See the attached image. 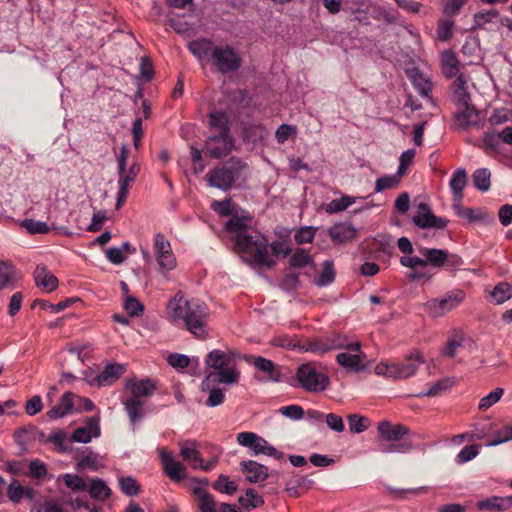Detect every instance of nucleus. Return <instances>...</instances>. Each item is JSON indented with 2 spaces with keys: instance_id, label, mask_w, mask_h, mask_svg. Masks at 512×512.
<instances>
[{
  "instance_id": "64",
  "label": "nucleus",
  "mask_w": 512,
  "mask_h": 512,
  "mask_svg": "<svg viewBox=\"0 0 512 512\" xmlns=\"http://www.w3.org/2000/svg\"><path fill=\"white\" fill-rule=\"evenodd\" d=\"M296 127L288 124L280 125L275 133V137L278 143L283 144L286 142L291 136L296 134Z\"/></svg>"
},
{
  "instance_id": "21",
  "label": "nucleus",
  "mask_w": 512,
  "mask_h": 512,
  "mask_svg": "<svg viewBox=\"0 0 512 512\" xmlns=\"http://www.w3.org/2000/svg\"><path fill=\"white\" fill-rule=\"evenodd\" d=\"M245 360L252 364L257 370L264 372L267 375V381H280L281 373L271 360L261 356H246Z\"/></svg>"
},
{
  "instance_id": "10",
  "label": "nucleus",
  "mask_w": 512,
  "mask_h": 512,
  "mask_svg": "<svg viewBox=\"0 0 512 512\" xmlns=\"http://www.w3.org/2000/svg\"><path fill=\"white\" fill-rule=\"evenodd\" d=\"M210 63L218 72L226 74L238 70L242 65V58L232 46L218 45L211 54Z\"/></svg>"
},
{
  "instance_id": "50",
  "label": "nucleus",
  "mask_w": 512,
  "mask_h": 512,
  "mask_svg": "<svg viewBox=\"0 0 512 512\" xmlns=\"http://www.w3.org/2000/svg\"><path fill=\"white\" fill-rule=\"evenodd\" d=\"M453 209L459 217L465 218L471 222L480 221L484 218L483 212L479 209L464 208L458 203L453 205Z\"/></svg>"
},
{
  "instance_id": "53",
  "label": "nucleus",
  "mask_w": 512,
  "mask_h": 512,
  "mask_svg": "<svg viewBox=\"0 0 512 512\" xmlns=\"http://www.w3.org/2000/svg\"><path fill=\"white\" fill-rule=\"evenodd\" d=\"M348 423L350 431L359 434L368 428L369 419L358 414H351L348 416Z\"/></svg>"
},
{
  "instance_id": "51",
  "label": "nucleus",
  "mask_w": 512,
  "mask_h": 512,
  "mask_svg": "<svg viewBox=\"0 0 512 512\" xmlns=\"http://www.w3.org/2000/svg\"><path fill=\"white\" fill-rule=\"evenodd\" d=\"M213 488L221 493L232 495L237 491V485L228 476L221 474L213 484Z\"/></svg>"
},
{
  "instance_id": "46",
  "label": "nucleus",
  "mask_w": 512,
  "mask_h": 512,
  "mask_svg": "<svg viewBox=\"0 0 512 512\" xmlns=\"http://www.w3.org/2000/svg\"><path fill=\"white\" fill-rule=\"evenodd\" d=\"M499 18V13L496 9H489L480 11L474 15V23L477 28H488L489 24H496Z\"/></svg>"
},
{
  "instance_id": "42",
  "label": "nucleus",
  "mask_w": 512,
  "mask_h": 512,
  "mask_svg": "<svg viewBox=\"0 0 512 512\" xmlns=\"http://www.w3.org/2000/svg\"><path fill=\"white\" fill-rule=\"evenodd\" d=\"M331 238L338 242L344 243L354 238L355 229L351 225H335L329 229Z\"/></svg>"
},
{
  "instance_id": "13",
  "label": "nucleus",
  "mask_w": 512,
  "mask_h": 512,
  "mask_svg": "<svg viewBox=\"0 0 512 512\" xmlns=\"http://www.w3.org/2000/svg\"><path fill=\"white\" fill-rule=\"evenodd\" d=\"M459 108L454 116V124L460 129L470 127L481 128L484 125V118L479 110L474 106L467 104H458Z\"/></svg>"
},
{
  "instance_id": "9",
  "label": "nucleus",
  "mask_w": 512,
  "mask_h": 512,
  "mask_svg": "<svg viewBox=\"0 0 512 512\" xmlns=\"http://www.w3.org/2000/svg\"><path fill=\"white\" fill-rule=\"evenodd\" d=\"M154 254L158 264V272L165 280H169V272L176 268L177 260L172 251L170 242L162 233L155 235Z\"/></svg>"
},
{
  "instance_id": "22",
  "label": "nucleus",
  "mask_w": 512,
  "mask_h": 512,
  "mask_svg": "<svg viewBox=\"0 0 512 512\" xmlns=\"http://www.w3.org/2000/svg\"><path fill=\"white\" fill-rule=\"evenodd\" d=\"M22 279L20 271L8 260L0 261V291L13 288Z\"/></svg>"
},
{
  "instance_id": "20",
  "label": "nucleus",
  "mask_w": 512,
  "mask_h": 512,
  "mask_svg": "<svg viewBox=\"0 0 512 512\" xmlns=\"http://www.w3.org/2000/svg\"><path fill=\"white\" fill-rule=\"evenodd\" d=\"M377 429L379 434L377 441L383 442L400 441L409 432L407 427L403 425H392L388 421H381Z\"/></svg>"
},
{
  "instance_id": "33",
  "label": "nucleus",
  "mask_w": 512,
  "mask_h": 512,
  "mask_svg": "<svg viewBox=\"0 0 512 512\" xmlns=\"http://www.w3.org/2000/svg\"><path fill=\"white\" fill-rule=\"evenodd\" d=\"M512 298V285L500 282L489 292V301L495 305H501Z\"/></svg>"
},
{
  "instance_id": "31",
  "label": "nucleus",
  "mask_w": 512,
  "mask_h": 512,
  "mask_svg": "<svg viewBox=\"0 0 512 512\" xmlns=\"http://www.w3.org/2000/svg\"><path fill=\"white\" fill-rule=\"evenodd\" d=\"M180 455L184 461L191 464L193 469L202 467V458L199 451L196 449V443L191 440H186L180 443Z\"/></svg>"
},
{
  "instance_id": "8",
  "label": "nucleus",
  "mask_w": 512,
  "mask_h": 512,
  "mask_svg": "<svg viewBox=\"0 0 512 512\" xmlns=\"http://www.w3.org/2000/svg\"><path fill=\"white\" fill-rule=\"evenodd\" d=\"M296 380L297 386L308 392H321L329 385V377L312 363H303L298 367Z\"/></svg>"
},
{
  "instance_id": "19",
  "label": "nucleus",
  "mask_w": 512,
  "mask_h": 512,
  "mask_svg": "<svg viewBox=\"0 0 512 512\" xmlns=\"http://www.w3.org/2000/svg\"><path fill=\"white\" fill-rule=\"evenodd\" d=\"M100 435L99 418L89 417L85 422L84 426L77 428L71 439L78 443H88L93 438H97Z\"/></svg>"
},
{
  "instance_id": "29",
  "label": "nucleus",
  "mask_w": 512,
  "mask_h": 512,
  "mask_svg": "<svg viewBox=\"0 0 512 512\" xmlns=\"http://www.w3.org/2000/svg\"><path fill=\"white\" fill-rule=\"evenodd\" d=\"M127 388L130 390V397L137 400H146L154 393L155 385L152 381L146 379L130 382L127 384Z\"/></svg>"
},
{
  "instance_id": "56",
  "label": "nucleus",
  "mask_w": 512,
  "mask_h": 512,
  "mask_svg": "<svg viewBox=\"0 0 512 512\" xmlns=\"http://www.w3.org/2000/svg\"><path fill=\"white\" fill-rule=\"evenodd\" d=\"M124 309L130 316H140L144 311V306L138 299L131 295H127L123 302Z\"/></svg>"
},
{
  "instance_id": "1",
  "label": "nucleus",
  "mask_w": 512,
  "mask_h": 512,
  "mask_svg": "<svg viewBox=\"0 0 512 512\" xmlns=\"http://www.w3.org/2000/svg\"><path fill=\"white\" fill-rule=\"evenodd\" d=\"M251 217L248 213L233 215L225 224L226 232L232 234L236 249L244 261L266 267H273L275 261L268 253V240L251 229Z\"/></svg>"
},
{
  "instance_id": "25",
  "label": "nucleus",
  "mask_w": 512,
  "mask_h": 512,
  "mask_svg": "<svg viewBox=\"0 0 512 512\" xmlns=\"http://www.w3.org/2000/svg\"><path fill=\"white\" fill-rule=\"evenodd\" d=\"M341 335H334L328 338L315 339L307 342L305 351L312 352L318 355H323L331 350H337Z\"/></svg>"
},
{
  "instance_id": "55",
  "label": "nucleus",
  "mask_w": 512,
  "mask_h": 512,
  "mask_svg": "<svg viewBox=\"0 0 512 512\" xmlns=\"http://www.w3.org/2000/svg\"><path fill=\"white\" fill-rule=\"evenodd\" d=\"M503 392L502 388H496L488 395L482 397L478 405L479 409L482 411L489 409L501 399Z\"/></svg>"
},
{
  "instance_id": "2",
  "label": "nucleus",
  "mask_w": 512,
  "mask_h": 512,
  "mask_svg": "<svg viewBox=\"0 0 512 512\" xmlns=\"http://www.w3.org/2000/svg\"><path fill=\"white\" fill-rule=\"evenodd\" d=\"M168 318L175 324H184L185 328L195 337L204 339L208 335V307L198 301L185 298L182 292L175 294L167 304Z\"/></svg>"
},
{
  "instance_id": "48",
  "label": "nucleus",
  "mask_w": 512,
  "mask_h": 512,
  "mask_svg": "<svg viewBox=\"0 0 512 512\" xmlns=\"http://www.w3.org/2000/svg\"><path fill=\"white\" fill-rule=\"evenodd\" d=\"M290 265L294 268H303L313 264L312 256L304 249L296 250L290 257Z\"/></svg>"
},
{
  "instance_id": "40",
  "label": "nucleus",
  "mask_w": 512,
  "mask_h": 512,
  "mask_svg": "<svg viewBox=\"0 0 512 512\" xmlns=\"http://www.w3.org/2000/svg\"><path fill=\"white\" fill-rule=\"evenodd\" d=\"M209 125L214 133H229L228 118L224 111H213L209 114Z\"/></svg>"
},
{
  "instance_id": "34",
  "label": "nucleus",
  "mask_w": 512,
  "mask_h": 512,
  "mask_svg": "<svg viewBox=\"0 0 512 512\" xmlns=\"http://www.w3.org/2000/svg\"><path fill=\"white\" fill-rule=\"evenodd\" d=\"M193 492L198 498V507L201 512H218V504L212 495L208 494L200 486L195 487Z\"/></svg>"
},
{
  "instance_id": "44",
  "label": "nucleus",
  "mask_w": 512,
  "mask_h": 512,
  "mask_svg": "<svg viewBox=\"0 0 512 512\" xmlns=\"http://www.w3.org/2000/svg\"><path fill=\"white\" fill-rule=\"evenodd\" d=\"M78 466L96 471L104 466V458L97 453L87 451L79 459Z\"/></svg>"
},
{
  "instance_id": "49",
  "label": "nucleus",
  "mask_w": 512,
  "mask_h": 512,
  "mask_svg": "<svg viewBox=\"0 0 512 512\" xmlns=\"http://www.w3.org/2000/svg\"><path fill=\"white\" fill-rule=\"evenodd\" d=\"M21 226L30 234H46L50 231L49 225L40 220L24 219Z\"/></svg>"
},
{
  "instance_id": "62",
  "label": "nucleus",
  "mask_w": 512,
  "mask_h": 512,
  "mask_svg": "<svg viewBox=\"0 0 512 512\" xmlns=\"http://www.w3.org/2000/svg\"><path fill=\"white\" fill-rule=\"evenodd\" d=\"M279 412L283 416L292 420H300L304 416V410L300 405L282 406L279 409Z\"/></svg>"
},
{
  "instance_id": "11",
  "label": "nucleus",
  "mask_w": 512,
  "mask_h": 512,
  "mask_svg": "<svg viewBox=\"0 0 512 512\" xmlns=\"http://www.w3.org/2000/svg\"><path fill=\"white\" fill-rule=\"evenodd\" d=\"M237 443L248 448L253 455H267L278 460L284 458V454L270 445L266 439L254 432H241L237 434Z\"/></svg>"
},
{
  "instance_id": "14",
  "label": "nucleus",
  "mask_w": 512,
  "mask_h": 512,
  "mask_svg": "<svg viewBox=\"0 0 512 512\" xmlns=\"http://www.w3.org/2000/svg\"><path fill=\"white\" fill-rule=\"evenodd\" d=\"M233 147L234 141L230 133H213L205 142V148L213 158H221L228 155Z\"/></svg>"
},
{
  "instance_id": "47",
  "label": "nucleus",
  "mask_w": 512,
  "mask_h": 512,
  "mask_svg": "<svg viewBox=\"0 0 512 512\" xmlns=\"http://www.w3.org/2000/svg\"><path fill=\"white\" fill-rule=\"evenodd\" d=\"M473 183L480 191H487L490 188L491 173L487 168H479L473 173Z\"/></svg>"
},
{
  "instance_id": "26",
  "label": "nucleus",
  "mask_w": 512,
  "mask_h": 512,
  "mask_svg": "<svg viewBox=\"0 0 512 512\" xmlns=\"http://www.w3.org/2000/svg\"><path fill=\"white\" fill-rule=\"evenodd\" d=\"M36 285L45 292H52L58 287V279L45 265H37L34 271Z\"/></svg>"
},
{
  "instance_id": "36",
  "label": "nucleus",
  "mask_w": 512,
  "mask_h": 512,
  "mask_svg": "<svg viewBox=\"0 0 512 512\" xmlns=\"http://www.w3.org/2000/svg\"><path fill=\"white\" fill-rule=\"evenodd\" d=\"M478 510L500 512L508 510L507 500H503L501 496H492L476 503Z\"/></svg>"
},
{
  "instance_id": "17",
  "label": "nucleus",
  "mask_w": 512,
  "mask_h": 512,
  "mask_svg": "<svg viewBox=\"0 0 512 512\" xmlns=\"http://www.w3.org/2000/svg\"><path fill=\"white\" fill-rule=\"evenodd\" d=\"M424 359L418 351L412 352L403 362H393L394 379H406L413 376Z\"/></svg>"
},
{
  "instance_id": "45",
  "label": "nucleus",
  "mask_w": 512,
  "mask_h": 512,
  "mask_svg": "<svg viewBox=\"0 0 512 512\" xmlns=\"http://www.w3.org/2000/svg\"><path fill=\"white\" fill-rule=\"evenodd\" d=\"M356 199L357 198L353 196L343 195L340 198L334 199L331 202H329L326 205L325 210L329 214L342 212L346 210L349 206L356 203Z\"/></svg>"
},
{
  "instance_id": "30",
  "label": "nucleus",
  "mask_w": 512,
  "mask_h": 512,
  "mask_svg": "<svg viewBox=\"0 0 512 512\" xmlns=\"http://www.w3.org/2000/svg\"><path fill=\"white\" fill-rule=\"evenodd\" d=\"M467 184V172L464 168H457L449 181V186L455 201L460 202L463 198V190Z\"/></svg>"
},
{
  "instance_id": "18",
  "label": "nucleus",
  "mask_w": 512,
  "mask_h": 512,
  "mask_svg": "<svg viewBox=\"0 0 512 512\" xmlns=\"http://www.w3.org/2000/svg\"><path fill=\"white\" fill-rule=\"evenodd\" d=\"M159 457L165 473L173 481H181L186 477V468L174 460L172 454L164 447L158 449Z\"/></svg>"
},
{
  "instance_id": "12",
  "label": "nucleus",
  "mask_w": 512,
  "mask_h": 512,
  "mask_svg": "<svg viewBox=\"0 0 512 512\" xmlns=\"http://www.w3.org/2000/svg\"><path fill=\"white\" fill-rule=\"evenodd\" d=\"M236 357V353L227 350L223 351L220 349H214L208 353L205 363L207 367L212 370L208 373H224L226 371H234L237 374V382L240 379V372L238 369L232 365Z\"/></svg>"
},
{
  "instance_id": "32",
  "label": "nucleus",
  "mask_w": 512,
  "mask_h": 512,
  "mask_svg": "<svg viewBox=\"0 0 512 512\" xmlns=\"http://www.w3.org/2000/svg\"><path fill=\"white\" fill-rule=\"evenodd\" d=\"M75 395L71 392H66L62 395L58 404H56L47 415L50 418L58 419L68 415L74 408L73 399Z\"/></svg>"
},
{
  "instance_id": "39",
  "label": "nucleus",
  "mask_w": 512,
  "mask_h": 512,
  "mask_svg": "<svg viewBox=\"0 0 512 512\" xmlns=\"http://www.w3.org/2000/svg\"><path fill=\"white\" fill-rule=\"evenodd\" d=\"M413 449L410 442H383L377 441V450L381 453H408Z\"/></svg>"
},
{
  "instance_id": "27",
  "label": "nucleus",
  "mask_w": 512,
  "mask_h": 512,
  "mask_svg": "<svg viewBox=\"0 0 512 512\" xmlns=\"http://www.w3.org/2000/svg\"><path fill=\"white\" fill-rule=\"evenodd\" d=\"M122 404L133 426L144 418L146 400H137L128 396L122 399Z\"/></svg>"
},
{
  "instance_id": "6",
  "label": "nucleus",
  "mask_w": 512,
  "mask_h": 512,
  "mask_svg": "<svg viewBox=\"0 0 512 512\" xmlns=\"http://www.w3.org/2000/svg\"><path fill=\"white\" fill-rule=\"evenodd\" d=\"M237 383V374L234 371L207 373L202 382V391L209 393L206 405L216 407L224 402L225 395L218 387L219 384L233 385Z\"/></svg>"
},
{
  "instance_id": "52",
  "label": "nucleus",
  "mask_w": 512,
  "mask_h": 512,
  "mask_svg": "<svg viewBox=\"0 0 512 512\" xmlns=\"http://www.w3.org/2000/svg\"><path fill=\"white\" fill-rule=\"evenodd\" d=\"M509 440H512V423L498 429L494 434V438L488 442L487 446H497Z\"/></svg>"
},
{
  "instance_id": "23",
  "label": "nucleus",
  "mask_w": 512,
  "mask_h": 512,
  "mask_svg": "<svg viewBox=\"0 0 512 512\" xmlns=\"http://www.w3.org/2000/svg\"><path fill=\"white\" fill-rule=\"evenodd\" d=\"M188 49L200 62H211V54L216 49V45L210 39L201 38L189 42Z\"/></svg>"
},
{
  "instance_id": "57",
  "label": "nucleus",
  "mask_w": 512,
  "mask_h": 512,
  "mask_svg": "<svg viewBox=\"0 0 512 512\" xmlns=\"http://www.w3.org/2000/svg\"><path fill=\"white\" fill-rule=\"evenodd\" d=\"M335 277L333 264L331 261L326 260L323 264V270L319 275L316 283L318 286H326L333 282Z\"/></svg>"
},
{
  "instance_id": "60",
  "label": "nucleus",
  "mask_w": 512,
  "mask_h": 512,
  "mask_svg": "<svg viewBox=\"0 0 512 512\" xmlns=\"http://www.w3.org/2000/svg\"><path fill=\"white\" fill-rule=\"evenodd\" d=\"M413 83L421 96H423V97L429 96V93L431 92L432 84L427 78L423 77L422 74L417 73V74L413 75Z\"/></svg>"
},
{
  "instance_id": "54",
  "label": "nucleus",
  "mask_w": 512,
  "mask_h": 512,
  "mask_svg": "<svg viewBox=\"0 0 512 512\" xmlns=\"http://www.w3.org/2000/svg\"><path fill=\"white\" fill-rule=\"evenodd\" d=\"M399 176L398 175H385L378 178L375 182V193L382 192L386 189H392L397 187L399 184Z\"/></svg>"
},
{
  "instance_id": "58",
  "label": "nucleus",
  "mask_w": 512,
  "mask_h": 512,
  "mask_svg": "<svg viewBox=\"0 0 512 512\" xmlns=\"http://www.w3.org/2000/svg\"><path fill=\"white\" fill-rule=\"evenodd\" d=\"M479 454V447L476 444L465 446L456 456L458 464H464L473 460Z\"/></svg>"
},
{
  "instance_id": "3",
  "label": "nucleus",
  "mask_w": 512,
  "mask_h": 512,
  "mask_svg": "<svg viewBox=\"0 0 512 512\" xmlns=\"http://www.w3.org/2000/svg\"><path fill=\"white\" fill-rule=\"evenodd\" d=\"M419 254L423 257L419 258H410V257H401L400 263L402 266L414 269L417 266H427L431 265L433 267H451L455 268L462 265V258L454 253H449L443 249L437 248H428V247H419Z\"/></svg>"
},
{
  "instance_id": "41",
  "label": "nucleus",
  "mask_w": 512,
  "mask_h": 512,
  "mask_svg": "<svg viewBox=\"0 0 512 512\" xmlns=\"http://www.w3.org/2000/svg\"><path fill=\"white\" fill-rule=\"evenodd\" d=\"M87 490L92 498L100 501L106 500L111 494L110 488L99 478L92 479Z\"/></svg>"
},
{
  "instance_id": "16",
  "label": "nucleus",
  "mask_w": 512,
  "mask_h": 512,
  "mask_svg": "<svg viewBox=\"0 0 512 512\" xmlns=\"http://www.w3.org/2000/svg\"><path fill=\"white\" fill-rule=\"evenodd\" d=\"M139 172V167L137 164H132L129 169L122 170L118 173V192H117V202L116 208L119 209L123 203L126 201V198L129 193V189L133 185L137 175Z\"/></svg>"
},
{
  "instance_id": "5",
  "label": "nucleus",
  "mask_w": 512,
  "mask_h": 512,
  "mask_svg": "<svg viewBox=\"0 0 512 512\" xmlns=\"http://www.w3.org/2000/svg\"><path fill=\"white\" fill-rule=\"evenodd\" d=\"M338 344L341 347L337 350L342 351L336 356L337 363L347 372L360 373L364 371L367 367L365 363L367 356L361 349V343L341 335Z\"/></svg>"
},
{
  "instance_id": "43",
  "label": "nucleus",
  "mask_w": 512,
  "mask_h": 512,
  "mask_svg": "<svg viewBox=\"0 0 512 512\" xmlns=\"http://www.w3.org/2000/svg\"><path fill=\"white\" fill-rule=\"evenodd\" d=\"M467 79L464 74L457 76L453 83V94L457 104H467L470 102V97L467 92Z\"/></svg>"
},
{
  "instance_id": "63",
  "label": "nucleus",
  "mask_w": 512,
  "mask_h": 512,
  "mask_svg": "<svg viewBox=\"0 0 512 512\" xmlns=\"http://www.w3.org/2000/svg\"><path fill=\"white\" fill-rule=\"evenodd\" d=\"M120 488L123 491L124 494L129 496L137 495L139 492V486L137 481L132 477H124L121 478L120 481Z\"/></svg>"
},
{
  "instance_id": "59",
  "label": "nucleus",
  "mask_w": 512,
  "mask_h": 512,
  "mask_svg": "<svg viewBox=\"0 0 512 512\" xmlns=\"http://www.w3.org/2000/svg\"><path fill=\"white\" fill-rule=\"evenodd\" d=\"M64 483L68 488L73 490L85 491L88 489V483L84 480V478L78 475L66 474L64 476Z\"/></svg>"
},
{
  "instance_id": "28",
  "label": "nucleus",
  "mask_w": 512,
  "mask_h": 512,
  "mask_svg": "<svg viewBox=\"0 0 512 512\" xmlns=\"http://www.w3.org/2000/svg\"><path fill=\"white\" fill-rule=\"evenodd\" d=\"M7 497L12 503H20L24 498L34 499L35 490L31 487L22 486L18 480L13 479L6 487Z\"/></svg>"
},
{
  "instance_id": "4",
  "label": "nucleus",
  "mask_w": 512,
  "mask_h": 512,
  "mask_svg": "<svg viewBox=\"0 0 512 512\" xmlns=\"http://www.w3.org/2000/svg\"><path fill=\"white\" fill-rule=\"evenodd\" d=\"M247 171L248 165L245 162L231 158L226 164L211 170L206 177L210 186L227 191L234 181L245 176Z\"/></svg>"
},
{
  "instance_id": "38",
  "label": "nucleus",
  "mask_w": 512,
  "mask_h": 512,
  "mask_svg": "<svg viewBox=\"0 0 512 512\" xmlns=\"http://www.w3.org/2000/svg\"><path fill=\"white\" fill-rule=\"evenodd\" d=\"M125 372V366L122 364H108L100 373L102 386L111 385Z\"/></svg>"
},
{
  "instance_id": "7",
  "label": "nucleus",
  "mask_w": 512,
  "mask_h": 512,
  "mask_svg": "<svg viewBox=\"0 0 512 512\" xmlns=\"http://www.w3.org/2000/svg\"><path fill=\"white\" fill-rule=\"evenodd\" d=\"M466 293L464 290L456 288L452 289L440 297L432 298L424 304L425 311L433 318L442 317L456 308H458L465 300Z\"/></svg>"
},
{
  "instance_id": "35",
  "label": "nucleus",
  "mask_w": 512,
  "mask_h": 512,
  "mask_svg": "<svg viewBox=\"0 0 512 512\" xmlns=\"http://www.w3.org/2000/svg\"><path fill=\"white\" fill-rule=\"evenodd\" d=\"M238 501L240 506L247 511L264 505L263 497L252 488H248L245 494L239 497Z\"/></svg>"
},
{
  "instance_id": "15",
  "label": "nucleus",
  "mask_w": 512,
  "mask_h": 512,
  "mask_svg": "<svg viewBox=\"0 0 512 512\" xmlns=\"http://www.w3.org/2000/svg\"><path fill=\"white\" fill-rule=\"evenodd\" d=\"M418 212L413 217V223L422 229L437 228L443 229L447 225V220L441 217L435 216L429 205L422 202L418 204Z\"/></svg>"
},
{
  "instance_id": "24",
  "label": "nucleus",
  "mask_w": 512,
  "mask_h": 512,
  "mask_svg": "<svg viewBox=\"0 0 512 512\" xmlns=\"http://www.w3.org/2000/svg\"><path fill=\"white\" fill-rule=\"evenodd\" d=\"M240 465L243 473L246 475V480L250 483H258L268 477V468L256 461H242Z\"/></svg>"
},
{
  "instance_id": "37",
  "label": "nucleus",
  "mask_w": 512,
  "mask_h": 512,
  "mask_svg": "<svg viewBox=\"0 0 512 512\" xmlns=\"http://www.w3.org/2000/svg\"><path fill=\"white\" fill-rule=\"evenodd\" d=\"M441 68L446 77H453L458 72V59L456 54L451 50H445L441 54Z\"/></svg>"
},
{
  "instance_id": "61",
  "label": "nucleus",
  "mask_w": 512,
  "mask_h": 512,
  "mask_svg": "<svg viewBox=\"0 0 512 512\" xmlns=\"http://www.w3.org/2000/svg\"><path fill=\"white\" fill-rule=\"evenodd\" d=\"M316 228L312 226H305L298 229L294 235L295 241L298 244L310 243L315 236Z\"/></svg>"
}]
</instances>
